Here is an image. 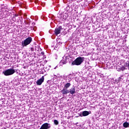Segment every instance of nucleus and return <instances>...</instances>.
I'll return each instance as SVG.
<instances>
[{
	"label": "nucleus",
	"instance_id": "f257e3e1",
	"mask_svg": "<svg viewBox=\"0 0 129 129\" xmlns=\"http://www.w3.org/2000/svg\"><path fill=\"white\" fill-rule=\"evenodd\" d=\"M10 13L9 12V10L4 7L0 8V20L8 18L10 16Z\"/></svg>",
	"mask_w": 129,
	"mask_h": 129
},
{
	"label": "nucleus",
	"instance_id": "f03ea898",
	"mask_svg": "<svg viewBox=\"0 0 129 129\" xmlns=\"http://www.w3.org/2000/svg\"><path fill=\"white\" fill-rule=\"evenodd\" d=\"M33 40V38L31 37H29L24 40L22 41L21 44L23 47H26V46H28V45H30L31 43H32V40Z\"/></svg>",
	"mask_w": 129,
	"mask_h": 129
},
{
	"label": "nucleus",
	"instance_id": "7ed1b4c3",
	"mask_svg": "<svg viewBox=\"0 0 129 129\" xmlns=\"http://www.w3.org/2000/svg\"><path fill=\"white\" fill-rule=\"evenodd\" d=\"M84 61V57L80 56L77 58L74 61L72 62L73 65H81L82 62Z\"/></svg>",
	"mask_w": 129,
	"mask_h": 129
},
{
	"label": "nucleus",
	"instance_id": "20e7f679",
	"mask_svg": "<svg viewBox=\"0 0 129 129\" xmlns=\"http://www.w3.org/2000/svg\"><path fill=\"white\" fill-rule=\"evenodd\" d=\"M15 72L16 71H15V70L13 69H10L4 71L3 72V74H4L5 76H10V75H13V74H14Z\"/></svg>",
	"mask_w": 129,
	"mask_h": 129
},
{
	"label": "nucleus",
	"instance_id": "39448f33",
	"mask_svg": "<svg viewBox=\"0 0 129 129\" xmlns=\"http://www.w3.org/2000/svg\"><path fill=\"white\" fill-rule=\"evenodd\" d=\"M76 92V89L75 88V87H73L70 89V90H66L65 93L62 95L63 96H64V95H67L68 93H70L72 95H74Z\"/></svg>",
	"mask_w": 129,
	"mask_h": 129
},
{
	"label": "nucleus",
	"instance_id": "423d86ee",
	"mask_svg": "<svg viewBox=\"0 0 129 129\" xmlns=\"http://www.w3.org/2000/svg\"><path fill=\"white\" fill-rule=\"evenodd\" d=\"M69 59H70V56H63V57H62V60H61L59 62L60 65L62 66L64 64H66V63H67V62L69 61Z\"/></svg>",
	"mask_w": 129,
	"mask_h": 129
},
{
	"label": "nucleus",
	"instance_id": "0eeeda50",
	"mask_svg": "<svg viewBox=\"0 0 129 129\" xmlns=\"http://www.w3.org/2000/svg\"><path fill=\"white\" fill-rule=\"evenodd\" d=\"M71 86V84L70 83H67L64 86V88L61 91V92L62 94V95L66 93V90H69L68 88Z\"/></svg>",
	"mask_w": 129,
	"mask_h": 129
},
{
	"label": "nucleus",
	"instance_id": "6e6552de",
	"mask_svg": "<svg viewBox=\"0 0 129 129\" xmlns=\"http://www.w3.org/2000/svg\"><path fill=\"white\" fill-rule=\"evenodd\" d=\"M51 127V124L48 123H43L39 129H49Z\"/></svg>",
	"mask_w": 129,
	"mask_h": 129
},
{
	"label": "nucleus",
	"instance_id": "1a4fd4ad",
	"mask_svg": "<svg viewBox=\"0 0 129 129\" xmlns=\"http://www.w3.org/2000/svg\"><path fill=\"white\" fill-rule=\"evenodd\" d=\"M44 80H45V78H44V76H42L41 78L37 81V85H42V83L44 82Z\"/></svg>",
	"mask_w": 129,
	"mask_h": 129
},
{
	"label": "nucleus",
	"instance_id": "9d476101",
	"mask_svg": "<svg viewBox=\"0 0 129 129\" xmlns=\"http://www.w3.org/2000/svg\"><path fill=\"white\" fill-rule=\"evenodd\" d=\"M61 29H62L61 26L55 28V35H56V36H58V35H59V34H60L61 33Z\"/></svg>",
	"mask_w": 129,
	"mask_h": 129
},
{
	"label": "nucleus",
	"instance_id": "9b49d317",
	"mask_svg": "<svg viewBox=\"0 0 129 129\" xmlns=\"http://www.w3.org/2000/svg\"><path fill=\"white\" fill-rule=\"evenodd\" d=\"M123 69H124V70H129V61L124 63Z\"/></svg>",
	"mask_w": 129,
	"mask_h": 129
},
{
	"label": "nucleus",
	"instance_id": "f8f14e48",
	"mask_svg": "<svg viewBox=\"0 0 129 129\" xmlns=\"http://www.w3.org/2000/svg\"><path fill=\"white\" fill-rule=\"evenodd\" d=\"M89 115V112L88 111H84L82 112V115L81 116H87V115Z\"/></svg>",
	"mask_w": 129,
	"mask_h": 129
},
{
	"label": "nucleus",
	"instance_id": "ddd939ff",
	"mask_svg": "<svg viewBox=\"0 0 129 129\" xmlns=\"http://www.w3.org/2000/svg\"><path fill=\"white\" fill-rule=\"evenodd\" d=\"M37 51H38L39 52V54H38V56H40V55H43V56H44V55H45V52H44V51H42V50H40L38 49L37 50Z\"/></svg>",
	"mask_w": 129,
	"mask_h": 129
},
{
	"label": "nucleus",
	"instance_id": "4468645a",
	"mask_svg": "<svg viewBox=\"0 0 129 129\" xmlns=\"http://www.w3.org/2000/svg\"><path fill=\"white\" fill-rule=\"evenodd\" d=\"M19 15L18 14H15L13 18H12V20L13 21V22H17V17H18Z\"/></svg>",
	"mask_w": 129,
	"mask_h": 129
},
{
	"label": "nucleus",
	"instance_id": "2eb2a0df",
	"mask_svg": "<svg viewBox=\"0 0 129 129\" xmlns=\"http://www.w3.org/2000/svg\"><path fill=\"white\" fill-rule=\"evenodd\" d=\"M123 126L124 127H129V123L127 122H125L123 123Z\"/></svg>",
	"mask_w": 129,
	"mask_h": 129
},
{
	"label": "nucleus",
	"instance_id": "dca6fc26",
	"mask_svg": "<svg viewBox=\"0 0 129 129\" xmlns=\"http://www.w3.org/2000/svg\"><path fill=\"white\" fill-rule=\"evenodd\" d=\"M57 41V43H56V44L57 45V46L58 45H62V42L60 41V39H58Z\"/></svg>",
	"mask_w": 129,
	"mask_h": 129
},
{
	"label": "nucleus",
	"instance_id": "f3484780",
	"mask_svg": "<svg viewBox=\"0 0 129 129\" xmlns=\"http://www.w3.org/2000/svg\"><path fill=\"white\" fill-rule=\"evenodd\" d=\"M53 122L55 125H58V124H59V121L57 120H54Z\"/></svg>",
	"mask_w": 129,
	"mask_h": 129
},
{
	"label": "nucleus",
	"instance_id": "a211bd4d",
	"mask_svg": "<svg viewBox=\"0 0 129 129\" xmlns=\"http://www.w3.org/2000/svg\"><path fill=\"white\" fill-rule=\"evenodd\" d=\"M67 18H68V14H65L63 16V19H64V20H66V19H67Z\"/></svg>",
	"mask_w": 129,
	"mask_h": 129
},
{
	"label": "nucleus",
	"instance_id": "6ab92c4d",
	"mask_svg": "<svg viewBox=\"0 0 129 129\" xmlns=\"http://www.w3.org/2000/svg\"><path fill=\"white\" fill-rule=\"evenodd\" d=\"M123 79L122 78V77H119L118 79V81H121V80H123Z\"/></svg>",
	"mask_w": 129,
	"mask_h": 129
},
{
	"label": "nucleus",
	"instance_id": "aec40b11",
	"mask_svg": "<svg viewBox=\"0 0 129 129\" xmlns=\"http://www.w3.org/2000/svg\"><path fill=\"white\" fill-rule=\"evenodd\" d=\"M34 49L33 47H31V48H30V50L31 51V52H34Z\"/></svg>",
	"mask_w": 129,
	"mask_h": 129
},
{
	"label": "nucleus",
	"instance_id": "412c9836",
	"mask_svg": "<svg viewBox=\"0 0 129 129\" xmlns=\"http://www.w3.org/2000/svg\"><path fill=\"white\" fill-rule=\"evenodd\" d=\"M30 21V19H29L28 18H26V22H29Z\"/></svg>",
	"mask_w": 129,
	"mask_h": 129
},
{
	"label": "nucleus",
	"instance_id": "4be33fe9",
	"mask_svg": "<svg viewBox=\"0 0 129 129\" xmlns=\"http://www.w3.org/2000/svg\"><path fill=\"white\" fill-rule=\"evenodd\" d=\"M76 125H77V126H79V125H78V122H77L76 123Z\"/></svg>",
	"mask_w": 129,
	"mask_h": 129
},
{
	"label": "nucleus",
	"instance_id": "5701e85b",
	"mask_svg": "<svg viewBox=\"0 0 129 129\" xmlns=\"http://www.w3.org/2000/svg\"><path fill=\"white\" fill-rule=\"evenodd\" d=\"M55 77H54V78H59V76H54Z\"/></svg>",
	"mask_w": 129,
	"mask_h": 129
},
{
	"label": "nucleus",
	"instance_id": "b1692460",
	"mask_svg": "<svg viewBox=\"0 0 129 129\" xmlns=\"http://www.w3.org/2000/svg\"><path fill=\"white\" fill-rule=\"evenodd\" d=\"M57 67H58V66L55 67L54 68V69H56L57 68Z\"/></svg>",
	"mask_w": 129,
	"mask_h": 129
},
{
	"label": "nucleus",
	"instance_id": "393cba45",
	"mask_svg": "<svg viewBox=\"0 0 129 129\" xmlns=\"http://www.w3.org/2000/svg\"><path fill=\"white\" fill-rule=\"evenodd\" d=\"M32 24H33V25H35V23H33Z\"/></svg>",
	"mask_w": 129,
	"mask_h": 129
},
{
	"label": "nucleus",
	"instance_id": "a878e982",
	"mask_svg": "<svg viewBox=\"0 0 129 129\" xmlns=\"http://www.w3.org/2000/svg\"><path fill=\"white\" fill-rule=\"evenodd\" d=\"M24 17H27V16L26 15H24Z\"/></svg>",
	"mask_w": 129,
	"mask_h": 129
},
{
	"label": "nucleus",
	"instance_id": "bb28decb",
	"mask_svg": "<svg viewBox=\"0 0 129 129\" xmlns=\"http://www.w3.org/2000/svg\"><path fill=\"white\" fill-rule=\"evenodd\" d=\"M35 51H37V48H35Z\"/></svg>",
	"mask_w": 129,
	"mask_h": 129
},
{
	"label": "nucleus",
	"instance_id": "cd10ccee",
	"mask_svg": "<svg viewBox=\"0 0 129 129\" xmlns=\"http://www.w3.org/2000/svg\"><path fill=\"white\" fill-rule=\"evenodd\" d=\"M15 0H14V1H13V2L15 3Z\"/></svg>",
	"mask_w": 129,
	"mask_h": 129
}]
</instances>
